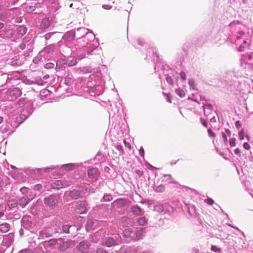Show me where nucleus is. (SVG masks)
Wrapping results in <instances>:
<instances>
[{
  "label": "nucleus",
  "mask_w": 253,
  "mask_h": 253,
  "mask_svg": "<svg viewBox=\"0 0 253 253\" xmlns=\"http://www.w3.org/2000/svg\"><path fill=\"white\" fill-rule=\"evenodd\" d=\"M18 12L17 8H8V6L5 7L3 11L0 14V20L4 21L8 18H13L16 16V13Z\"/></svg>",
  "instance_id": "obj_6"
},
{
  "label": "nucleus",
  "mask_w": 253,
  "mask_h": 253,
  "mask_svg": "<svg viewBox=\"0 0 253 253\" xmlns=\"http://www.w3.org/2000/svg\"><path fill=\"white\" fill-rule=\"evenodd\" d=\"M6 7V3L3 1H0V10H3Z\"/></svg>",
  "instance_id": "obj_47"
},
{
  "label": "nucleus",
  "mask_w": 253,
  "mask_h": 253,
  "mask_svg": "<svg viewBox=\"0 0 253 253\" xmlns=\"http://www.w3.org/2000/svg\"><path fill=\"white\" fill-rule=\"evenodd\" d=\"M68 195L72 199H77L80 197L81 193L80 191H79L78 190L74 189L73 190L71 191L68 193Z\"/></svg>",
  "instance_id": "obj_17"
},
{
  "label": "nucleus",
  "mask_w": 253,
  "mask_h": 253,
  "mask_svg": "<svg viewBox=\"0 0 253 253\" xmlns=\"http://www.w3.org/2000/svg\"><path fill=\"white\" fill-rule=\"evenodd\" d=\"M96 253H106V252L102 249H98L96 251Z\"/></svg>",
  "instance_id": "obj_64"
},
{
  "label": "nucleus",
  "mask_w": 253,
  "mask_h": 253,
  "mask_svg": "<svg viewBox=\"0 0 253 253\" xmlns=\"http://www.w3.org/2000/svg\"><path fill=\"white\" fill-rule=\"evenodd\" d=\"M115 238L112 237L107 238L105 243V245L108 247H111L121 243V237L119 236H115Z\"/></svg>",
  "instance_id": "obj_7"
},
{
  "label": "nucleus",
  "mask_w": 253,
  "mask_h": 253,
  "mask_svg": "<svg viewBox=\"0 0 253 253\" xmlns=\"http://www.w3.org/2000/svg\"><path fill=\"white\" fill-rule=\"evenodd\" d=\"M76 248L82 253H87L89 252V242L87 241H83L77 245Z\"/></svg>",
  "instance_id": "obj_8"
},
{
  "label": "nucleus",
  "mask_w": 253,
  "mask_h": 253,
  "mask_svg": "<svg viewBox=\"0 0 253 253\" xmlns=\"http://www.w3.org/2000/svg\"><path fill=\"white\" fill-rule=\"evenodd\" d=\"M50 25V21L48 19H43L41 23V26L42 28H47Z\"/></svg>",
  "instance_id": "obj_27"
},
{
  "label": "nucleus",
  "mask_w": 253,
  "mask_h": 253,
  "mask_svg": "<svg viewBox=\"0 0 253 253\" xmlns=\"http://www.w3.org/2000/svg\"><path fill=\"white\" fill-rule=\"evenodd\" d=\"M175 93L180 97H183L185 95V91L179 88L175 89Z\"/></svg>",
  "instance_id": "obj_31"
},
{
  "label": "nucleus",
  "mask_w": 253,
  "mask_h": 253,
  "mask_svg": "<svg viewBox=\"0 0 253 253\" xmlns=\"http://www.w3.org/2000/svg\"><path fill=\"white\" fill-rule=\"evenodd\" d=\"M116 148L117 149V150H118L120 152V154H123L124 153L123 147L121 145H116Z\"/></svg>",
  "instance_id": "obj_44"
},
{
  "label": "nucleus",
  "mask_w": 253,
  "mask_h": 253,
  "mask_svg": "<svg viewBox=\"0 0 253 253\" xmlns=\"http://www.w3.org/2000/svg\"><path fill=\"white\" fill-rule=\"evenodd\" d=\"M62 239H51L45 242V244L46 246L51 247L55 245L59 244V242H61Z\"/></svg>",
  "instance_id": "obj_15"
},
{
  "label": "nucleus",
  "mask_w": 253,
  "mask_h": 253,
  "mask_svg": "<svg viewBox=\"0 0 253 253\" xmlns=\"http://www.w3.org/2000/svg\"><path fill=\"white\" fill-rule=\"evenodd\" d=\"M180 77L181 78V79L183 80H186V75L185 74V73L183 72H180Z\"/></svg>",
  "instance_id": "obj_54"
},
{
  "label": "nucleus",
  "mask_w": 253,
  "mask_h": 253,
  "mask_svg": "<svg viewBox=\"0 0 253 253\" xmlns=\"http://www.w3.org/2000/svg\"><path fill=\"white\" fill-rule=\"evenodd\" d=\"M124 143L125 144V147L130 149V145L129 143L127 142L126 140H124Z\"/></svg>",
  "instance_id": "obj_61"
},
{
  "label": "nucleus",
  "mask_w": 253,
  "mask_h": 253,
  "mask_svg": "<svg viewBox=\"0 0 253 253\" xmlns=\"http://www.w3.org/2000/svg\"><path fill=\"white\" fill-rule=\"evenodd\" d=\"M30 202V199L27 196H23L18 201V204L22 208H24Z\"/></svg>",
  "instance_id": "obj_14"
},
{
  "label": "nucleus",
  "mask_w": 253,
  "mask_h": 253,
  "mask_svg": "<svg viewBox=\"0 0 253 253\" xmlns=\"http://www.w3.org/2000/svg\"><path fill=\"white\" fill-rule=\"evenodd\" d=\"M51 186L54 189H59L63 187V184L61 180H55L51 185Z\"/></svg>",
  "instance_id": "obj_24"
},
{
  "label": "nucleus",
  "mask_w": 253,
  "mask_h": 253,
  "mask_svg": "<svg viewBox=\"0 0 253 253\" xmlns=\"http://www.w3.org/2000/svg\"><path fill=\"white\" fill-rule=\"evenodd\" d=\"M60 200V196L59 195L51 194L44 198L43 199V202L46 207L53 209L57 207Z\"/></svg>",
  "instance_id": "obj_2"
},
{
  "label": "nucleus",
  "mask_w": 253,
  "mask_h": 253,
  "mask_svg": "<svg viewBox=\"0 0 253 253\" xmlns=\"http://www.w3.org/2000/svg\"><path fill=\"white\" fill-rule=\"evenodd\" d=\"M188 84L190 86V89H196L195 81L193 79H190L188 81Z\"/></svg>",
  "instance_id": "obj_37"
},
{
  "label": "nucleus",
  "mask_w": 253,
  "mask_h": 253,
  "mask_svg": "<svg viewBox=\"0 0 253 253\" xmlns=\"http://www.w3.org/2000/svg\"><path fill=\"white\" fill-rule=\"evenodd\" d=\"M42 187L41 184H36L34 186L33 189L35 191H39L42 189Z\"/></svg>",
  "instance_id": "obj_50"
},
{
  "label": "nucleus",
  "mask_w": 253,
  "mask_h": 253,
  "mask_svg": "<svg viewBox=\"0 0 253 253\" xmlns=\"http://www.w3.org/2000/svg\"><path fill=\"white\" fill-rule=\"evenodd\" d=\"M135 173H136L137 174H138L139 176H142V174H143V171H141V170H139V169H136V170H135Z\"/></svg>",
  "instance_id": "obj_62"
},
{
  "label": "nucleus",
  "mask_w": 253,
  "mask_h": 253,
  "mask_svg": "<svg viewBox=\"0 0 253 253\" xmlns=\"http://www.w3.org/2000/svg\"><path fill=\"white\" fill-rule=\"evenodd\" d=\"M166 81L170 84H173V80L170 76H168L166 77Z\"/></svg>",
  "instance_id": "obj_46"
},
{
  "label": "nucleus",
  "mask_w": 253,
  "mask_h": 253,
  "mask_svg": "<svg viewBox=\"0 0 253 253\" xmlns=\"http://www.w3.org/2000/svg\"><path fill=\"white\" fill-rule=\"evenodd\" d=\"M54 66V64H53L52 63H46L44 65V67L47 69H50V68H53Z\"/></svg>",
  "instance_id": "obj_49"
},
{
  "label": "nucleus",
  "mask_w": 253,
  "mask_h": 253,
  "mask_svg": "<svg viewBox=\"0 0 253 253\" xmlns=\"http://www.w3.org/2000/svg\"><path fill=\"white\" fill-rule=\"evenodd\" d=\"M58 245H59V250L62 252L66 251L70 246V244L69 242H63L62 240L61 242H59V244H58Z\"/></svg>",
  "instance_id": "obj_16"
},
{
  "label": "nucleus",
  "mask_w": 253,
  "mask_h": 253,
  "mask_svg": "<svg viewBox=\"0 0 253 253\" xmlns=\"http://www.w3.org/2000/svg\"><path fill=\"white\" fill-rule=\"evenodd\" d=\"M203 107L204 114L207 117V119L210 120L211 122H215V113L213 111L212 105L209 103L206 102L204 104Z\"/></svg>",
  "instance_id": "obj_5"
},
{
  "label": "nucleus",
  "mask_w": 253,
  "mask_h": 253,
  "mask_svg": "<svg viewBox=\"0 0 253 253\" xmlns=\"http://www.w3.org/2000/svg\"><path fill=\"white\" fill-rule=\"evenodd\" d=\"M56 33V32H51V33H49L46 34L44 35V38H45V40H48L49 39H50V38L51 37V36L53 35H54Z\"/></svg>",
  "instance_id": "obj_42"
},
{
  "label": "nucleus",
  "mask_w": 253,
  "mask_h": 253,
  "mask_svg": "<svg viewBox=\"0 0 253 253\" xmlns=\"http://www.w3.org/2000/svg\"><path fill=\"white\" fill-rule=\"evenodd\" d=\"M88 177L92 180H96L98 176V170L93 168H89L87 171Z\"/></svg>",
  "instance_id": "obj_9"
},
{
  "label": "nucleus",
  "mask_w": 253,
  "mask_h": 253,
  "mask_svg": "<svg viewBox=\"0 0 253 253\" xmlns=\"http://www.w3.org/2000/svg\"><path fill=\"white\" fill-rule=\"evenodd\" d=\"M53 167L45 168L43 169H38L35 170L37 173L41 174L42 172H47L48 169H52Z\"/></svg>",
  "instance_id": "obj_30"
},
{
  "label": "nucleus",
  "mask_w": 253,
  "mask_h": 253,
  "mask_svg": "<svg viewBox=\"0 0 253 253\" xmlns=\"http://www.w3.org/2000/svg\"><path fill=\"white\" fill-rule=\"evenodd\" d=\"M236 39H237V38L236 37H233L232 36H229L228 39V42L233 44L234 43L236 42Z\"/></svg>",
  "instance_id": "obj_41"
},
{
  "label": "nucleus",
  "mask_w": 253,
  "mask_h": 253,
  "mask_svg": "<svg viewBox=\"0 0 253 253\" xmlns=\"http://www.w3.org/2000/svg\"><path fill=\"white\" fill-rule=\"evenodd\" d=\"M55 46L54 45H50L45 47L44 49V51L49 53L51 51H53L54 49Z\"/></svg>",
  "instance_id": "obj_34"
},
{
  "label": "nucleus",
  "mask_w": 253,
  "mask_h": 253,
  "mask_svg": "<svg viewBox=\"0 0 253 253\" xmlns=\"http://www.w3.org/2000/svg\"><path fill=\"white\" fill-rule=\"evenodd\" d=\"M205 202L209 205H211L214 203V201L211 198H208L205 200Z\"/></svg>",
  "instance_id": "obj_48"
},
{
  "label": "nucleus",
  "mask_w": 253,
  "mask_h": 253,
  "mask_svg": "<svg viewBox=\"0 0 253 253\" xmlns=\"http://www.w3.org/2000/svg\"><path fill=\"white\" fill-rule=\"evenodd\" d=\"M131 211L134 214L136 215H141L144 213V211L137 205H135L132 207Z\"/></svg>",
  "instance_id": "obj_13"
},
{
  "label": "nucleus",
  "mask_w": 253,
  "mask_h": 253,
  "mask_svg": "<svg viewBox=\"0 0 253 253\" xmlns=\"http://www.w3.org/2000/svg\"><path fill=\"white\" fill-rule=\"evenodd\" d=\"M211 250L215 253H221V249L220 248H218V247L212 245L211 247Z\"/></svg>",
  "instance_id": "obj_35"
},
{
  "label": "nucleus",
  "mask_w": 253,
  "mask_h": 253,
  "mask_svg": "<svg viewBox=\"0 0 253 253\" xmlns=\"http://www.w3.org/2000/svg\"><path fill=\"white\" fill-rule=\"evenodd\" d=\"M94 224V221L91 219H89L87 220L85 227L86 230H90Z\"/></svg>",
  "instance_id": "obj_28"
},
{
  "label": "nucleus",
  "mask_w": 253,
  "mask_h": 253,
  "mask_svg": "<svg viewBox=\"0 0 253 253\" xmlns=\"http://www.w3.org/2000/svg\"><path fill=\"white\" fill-rule=\"evenodd\" d=\"M102 199L104 201L109 202L112 200V197L110 194H106L104 195Z\"/></svg>",
  "instance_id": "obj_36"
},
{
  "label": "nucleus",
  "mask_w": 253,
  "mask_h": 253,
  "mask_svg": "<svg viewBox=\"0 0 253 253\" xmlns=\"http://www.w3.org/2000/svg\"><path fill=\"white\" fill-rule=\"evenodd\" d=\"M21 94V90L19 88H14L10 92V96L15 98L19 97Z\"/></svg>",
  "instance_id": "obj_19"
},
{
  "label": "nucleus",
  "mask_w": 253,
  "mask_h": 253,
  "mask_svg": "<svg viewBox=\"0 0 253 253\" xmlns=\"http://www.w3.org/2000/svg\"><path fill=\"white\" fill-rule=\"evenodd\" d=\"M28 188L26 187H23L20 189V191L23 194H25L28 192Z\"/></svg>",
  "instance_id": "obj_45"
},
{
  "label": "nucleus",
  "mask_w": 253,
  "mask_h": 253,
  "mask_svg": "<svg viewBox=\"0 0 253 253\" xmlns=\"http://www.w3.org/2000/svg\"><path fill=\"white\" fill-rule=\"evenodd\" d=\"M137 42L140 45H143L144 42L142 40L139 39L137 40Z\"/></svg>",
  "instance_id": "obj_63"
},
{
  "label": "nucleus",
  "mask_w": 253,
  "mask_h": 253,
  "mask_svg": "<svg viewBox=\"0 0 253 253\" xmlns=\"http://www.w3.org/2000/svg\"><path fill=\"white\" fill-rule=\"evenodd\" d=\"M88 29L85 28H80L78 29L75 34V36L78 37V43L79 46H85V44H82V42H85L87 39L88 42H86V45H91V42H94L95 35L92 32H88Z\"/></svg>",
  "instance_id": "obj_1"
},
{
  "label": "nucleus",
  "mask_w": 253,
  "mask_h": 253,
  "mask_svg": "<svg viewBox=\"0 0 253 253\" xmlns=\"http://www.w3.org/2000/svg\"><path fill=\"white\" fill-rule=\"evenodd\" d=\"M123 236L126 238H130V240H133V237H134V233H133L131 230L129 228L126 229L123 233Z\"/></svg>",
  "instance_id": "obj_12"
},
{
  "label": "nucleus",
  "mask_w": 253,
  "mask_h": 253,
  "mask_svg": "<svg viewBox=\"0 0 253 253\" xmlns=\"http://www.w3.org/2000/svg\"><path fill=\"white\" fill-rule=\"evenodd\" d=\"M14 35V31L11 29H6L0 32V36L3 38H11Z\"/></svg>",
  "instance_id": "obj_10"
},
{
  "label": "nucleus",
  "mask_w": 253,
  "mask_h": 253,
  "mask_svg": "<svg viewBox=\"0 0 253 253\" xmlns=\"http://www.w3.org/2000/svg\"><path fill=\"white\" fill-rule=\"evenodd\" d=\"M139 155L141 157H144V149H143L142 147H141L140 148V149H139Z\"/></svg>",
  "instance_id": "obj_56"
},
{
  "label": "nucleus",
  "mask_w": 253,
  "mask_h": 253,
  "mask_svg": "<svg viewBox=\"0 0 253 253\" xmlns=\"http://www.w3.org/2000/svg\"><path fill=\"white\" fill-rule=\"evenodd\" d=\"M145 232L143 229H141L140 230H137L134 233V237L133 238V240L136 241L140 239L143 236H144Z\"/></svg>",
  "instance_id": "obj_18"
},
{
  "label": "nucleus",
  "mask_w": 253,
  "mask_h": 253,
  "mask_svg": "<svg viewBox=\"0 0 253 253\" xmlns=\"http://www.w3.org/2000/svg\"><path fill=\"white\" fill-rule=\"evenodd\" d=\"M222 138L226 145L228 143V138H229V144L231 147H234L236 145V139L235 137H231V132L228 129H224L221 131Z\"/></svg>",
  "instance_id": "obj_4"
},
{
  "label": "nucleus",
  "mask_w": 253,
  "mask_h": 253,
  "mask_svg": "<svg viewBox=\"0 0 253 253\" xmlns=\"http://www.w3.org/2000/svg\"><path fill=\"white\" fill-rule=\"evenodd\" d=\"M201 122L202 124L204 126H206V127H207V121H206L205 120H204V119H203L201 118Z\"/></svg>",
  "instance_id": "obj_60"
},
{
  "label": "nucleus",
  "mask_w": 253,
  "mask_h": 253,
  "mask_svg": "<svg viewBox=\"0 0 253 253\" xmlns=\"http://www.w3.org/2000/svg\"><path fill=\"white\" fill-rule=\"evenodd\" d=\"M162 181L168 183H173V179L169 174H165L163 177Z\"/></svg>",
  "instance_id": "obj_26"
},
{
  "label": "nucleus",
  "mask_w": 253,
  "mask_h": 253,
  "mask_svg": "<svg viewBox=\"0 0 253 253\" xmlns=\"http://www.w3.org/2000/svg\"><path fill=\"white\" fill-rule=\"evenodd\" d=\"M27 31V28L24 26H20L17 29V32L18 35L22 36L25 35Z\"/></svg>",
  "instance_id": "obj_25"
},
{
  "label": "nucleus",
  "mask_w": 253,
  "mask_h": 253,
  "mask_svg": "<svg viewBox=\"0 0 253 253\" xmlns=\"http://www.w3.org/2000/svg\"><path fill=\"white\" fill-rule=\"evenodd\" d=\"M208 132L210 136L214 137L215 136L214 133L212 131V130L211 128L208 129Z\"/></svg>",
  "instance_id": "obj_52"
},
{
  "label": "nucleus",
  "mask_w": 253,
  "mask_h": 253,
  "mask_svg": "<svg viewBox=\"0 0 253 253\" xmlns=\"http://www.w3.org/2000/svg\"><path fill=\"white\" fill-rule=\"evenodd\" d=\"M86 42H88L87 39L85 40V42H82V44H85V46H81L83 47V49L79 51L78 55L80 56L81 58H84L88 55L89 53L93 52V50L97 46V45H94L91 42V45H86Z\"/></svg>",
  "instance_id": "obj_3"
},
{
  "label": "nucleus",
  "mask_w": 253,
  "mask_h": 253,
  "mask_svg": "<svg viewBox=\"0 0 253 253\" xmlns=\"http://www.w3.org/2000/svg\"><path fill=\"white\" fill-rule=\"evenodd\" d=\"M154 190L157 192H164L165 189V187L163 184H160L158 186H155L154 188Z\"/></svg>",
  "instance_id": "obj_29"
},
{
  "label": "nucleus",
  "mask_w": 253,
  "mask_h": 253,
  "mask_svg": "<svg viewBox=\"0 0 253 253\" xmlns=\"http://www.w3.org/2000/svg\"><path fill=\"white\" fill-rule=\"evenodd\" d=\"M72 227V226L68 225H63L62 227V230L65 233H69V228Z\"/></svg>",
  "instance_id": "obj_40"
},
{
  "label": "nucleus",
  "mask_w": 253,
  "mask_h": 253,
  "mask_svg": "<svg viewBox=\"0 0 253 253\" xmlns=\"http://www.w3.org/2000/svg\"><path fill=\"white\" fill-rule=\"evenodd\" d=\"M76 165V164L74 163H69L63 165L61 166V168L66 170H70L73 169L75 168Z\"/></svg>",
  "instance_id": "obj_23"
},
{
  "label": "nucleus",
  "mask_w": 253,
  "mask_h": 253,
  "mask_svg": "<svg viewBox=\"0 0 253 253\" xmlns=\"http://www.w3.org/2000/svg\"><path fill=\"white\" fill-rule=\"evenodd\" d=\"M115 202L117 204V205L120 206H124L126 204V201L125 199H119L117 200Z\"/></svg>",
  "instance_id": "obj_33"
},
{
  "label": "nucleus",
  "mask_w": 253,
  "mask_h": 253,
  "mask_svg": "<svg viewBox=\"0 0 253 253\" xmlns=\"http://www.w3.org/2000/svg\"><path fill=\"white\" fill-rule=\"evenodd\" d=\"M148 220V218L144 216L140 217L137 219V222L139 226H144L147 224Z\"/></svg>",
  "instance_id": "obj_21"
},
{
  "label": "nucleus",
  "mask_w": 253,
  "mask_h": 253,
  "mask_svg": "<svg viewBox=\"0 0 253 253\" xmlns=\"http://www.w3.org/2000/svg\"><path fill=\"white\" fill-rule=\"evenodd\" d=\"M18 253H31V251L30 250H21L19 251Z\"/></svg>",
  "instance_id": "obj_59"
},
{
  "label": "nucleus",
  "mask_w": 253,
  "mask_h": 253,
  "mask_svg": "<svg viewBox=\"0 0 253 253\" xmlns=\"http://www.w3.org/2000/svg\"><path fill=\"white\" fill-rule=\"evenodd\" d=\"M243 147L244 148L246 149V150H249L250 148V145L248 144V142H245L243 144Z\"/></svg>",
  "instance_id": "obj_55"
},
{
  "label": "nucleus",
  "mask_w": 253,
  "mask_h": 253,
  "mask_svg": "<svg viewBox=\"0 0 253 253\" xmlns=\"http://www.w3.org/2000/svg\"><path fill=\"white\" fill-rule=\"evenodd\" d=\"M121 253H134V251L131 248H127L122 250Z\"/></svg>",
  "instance_id": "obj_43"
},
{
  "label": "nucleus",
  "mask_w": 253,
  "mask_h": 253,
  "mask_svg": "<svg viewBox=\"0 0 253 253\" xmlns=\"http://www.w3.org/2000/svg\"><path fill=\"white\" fill-rule=\"evenodd\" d=\"M17 205H18V203L15 200H12L11 201H9V203L8 204V205L10 208H14V207H16L17 206Z\"/></svg>",
  "instance_id": "obj_38"
},
{
  "label": "nucleus",
  "mask_w": 253,
  "mask_h": 253,
  "mask_svg": "<svg viewBox=\"0 0 253 253\" xmlns=\"http://www.w3.org/2000/svg\"><path fill=\"white\" fill-rule=\"evenodd\" d=\"M10 229V225L8 223L4 222L0 224V231L1 233H6Z\"/></svg>",
  "instance_id": "obj_20"
},
{
  "label": "nucleus",
  "mask_w": 253,
  "mask_h": 253,
  "mask_svg": "<svg viewBox=\"0 0 253 253\" xmlns=\"http://www.w3.org/2000/svg\"><path fill=\"white\" fill-rule=\"evenodd\" d=\"M70 58H72V60H71V63H68V65L69 66H72L75 64L76 61V60L74 59L73 58H72V57H70Z\"/></svg>",
  "instance_id": "obj_57"
},
{
  "label": "nucleus",
  "mask_w": 253,
  "mask_h": 253,
  "mask_svg": "<svg viewBox=\"0 0 253 253\" xmlns=\"http://www.w3.org/2000/svg\"><path fill=\"white\" fill-rule=\"evenodd\" d=\"M244 132L243 131L238 133V136L241 140H243L244 139Z\"/></svg>",
  "instance_id": "obj_53"
},
{
  "label": "nucleus",
  "mask_w": 253,
  "mask_h": 253,
  "mask_svg": "<svg viewBox=\"0 0 253 253\" xmlns=\"http://www.w3.org/2000/svg\"><path fill=\"white\" fill-rule=\"evenodd\" d=\"M38 4H39L37 3V4H35L34 6L30 5V6H27L26 7V11L27 12H30V13L34 11L35 10L36 6L38 7Z\"/></svg>",
  "instance_id": "obj_32"
},
{
  "label": "nucleus",
  "mask_w": 253,
  "mask_h": 253,
  "mask_svg": "<svg viewBox=\"0 0 253 253\" xmlns=\"http://www.w3.org/2000/svg\"><path fill=\"white\" fill-rule=\"evenodd\" d=\"M41 60V58L40 56H37L33 59V62L35 64H38L39 61Z\"/></svg>",
  "instance_id": "obj_51"
},
{
  "label": "nucleus",
  "mask_w": 253,
  "mask_h": 253,
  "mask_svg": "<svg viewBox=\"0 0 253 253\" xmlns=\"http://www.w3.org/2000/svg\"><path fill=\"white\" fill-rule=\"evenodd\" d=\"M49 236V235L47 234L46 230H43L40 232L39 236L42 238L47 237Z\"/></svg>",
  "instance_id": "obj_39"
},
{
  "label": "nucleus",
  "mask_w": 253,
  "mask_h": 253,
  "mask_svg": "<svg viewBox=\"0 0 253 253\" xmlns=\"http://www.w3.org/2000/svg\"><path fill=\"white\" fill-rule=\"evenodd\" d=\"M102 8L105 9H110L112 8V6L107 4H104L102 5Z\"/></svg>",
  "instance_id": "obj_58"
},
{
  "label": "nucleus",
  "mask_w": 253,
  "mask_h": 253,
  "mask_svg": "<svg viewBox=\"0 0 253 253\" xmlns=\"http://www.w3.org/2000/svg\"><path fill=\"white\" fill-rule=\"evenodd\" d=\"M74 82L73 76L71 75H68L64 79V84L67 85H71Z\"/></svg>",
  "instance_id": "obj_22"
},
{
  "label": "nucleus",
  "mask_w": 253,
  "mask_h": 253,
  "mask_svg": "<svg viewBox=\"0 0 253 253\" xmlns=\"http://www.w3.org/2000/svg\"><path fill=\"white\" fill-rule=\"evenodd\" d=\"M76 212L79 214L84 213L86 211V207L84 203L79 204L76 208Z\"/></svg>",
  "instance_id": "obj_11"
}]
</instances>
